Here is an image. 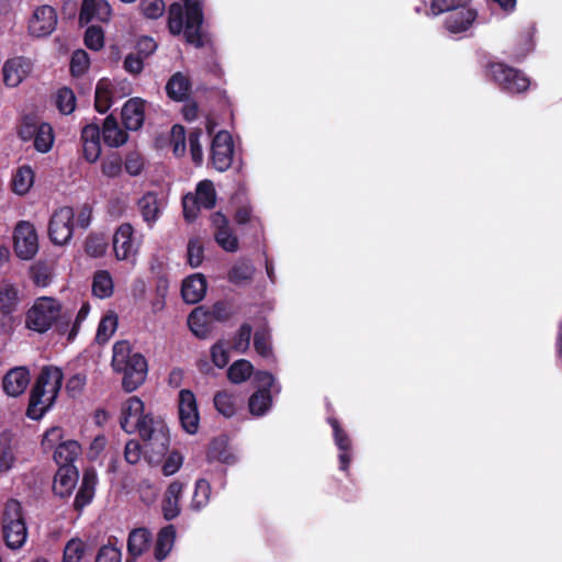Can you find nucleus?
Listing matches in <instances>:
<instances>
[{
  "label": "nucleus",
  "instance_id": "f257e3e1",
  "mask_svg": "<svg viewBox=\"0 0 562 562\" xmlns=\"http://www.w3.org/2000/svg\"><path fill=\"white\" fill-rule=\"evenodd\" d=\"M121 428L127 434L138 432L157 453H164L169 446V431L162 418L145 411L144 402L131 396L121 405Z\"/></svg>",
  "mask_w": 562,
  "mask_h": 562
},
{
  "label": "nucleus",
  "instance_id": "f03ea898",
  "mask_svg": "<svg viewBox=\"0 0 562 562\" xmlns=\"http://www.w3.org/2000/svg\"><path fill=\"white\" fill-rule=\"evenodd\" d=\"M186 12L179 3H173L169 8L168 27L171 34L179 35L184 33L189 44L201 47L204 44L201 33L203 22V12L201 0H182Z\"/></svg>",
  "mask_w": 562,
  "mask_h": 562
},
{
  "label": "nucleus",
  "instance_id": "7ed1b4c3",
  "mask_svg": "<svg viewBox=\"0 0 562 562\" xmlns=\"http://www.w3.org/2000/svg\"><path fill=\"white\" fill-rule=\"evenodd\" d=\"M63 372L58 367L46 366L37 376L32 389L27 416L40 419L53 406L63 383Z\"/></svg>",
  "mask_w": 562,
  "mask_h": 562
},
{
  "label": "nucleus",
  "instance_id": "20e7f679",
  "mask_svg": "<svg viewBox=\"0 0 562 562\" xmlns=\"http://www.w3.org/2000/svg\"><path fill=\"white\" fill-rule=\"evenodd\" d=\"M112 367L123 374L122 386L128 393L145 382L148 372L145 357L134 352L127 341H117L113 346Z\"/></svg>",
  "mask_w": 562,
  "mask_h": 562
},
{
  "label": "nucleus",
  "instance_id": "39448f33",
  "mask_svg": "<svg viewBox=\"0 0 562 562\" xmlns=\"http://www.w3.org/2000/svg\"><path fill=\"white\" fill-rule=\"evenodd\" d=\"M446 13L445 27L450 34L467 32L476 19V12L470 7V0H432L427 14Z\"/></svg>",
  "mask_w": 562,
  "mask_h": 562
},
{
  "label": "nucleus",
  "instance_id": "423d86ee",
  "mask_svg": "<svg viewBox=\"0 0 562 562\" xmlns=\"http://www.w3.org/2000/svg\"><path fill=\"white\" fill-rule=\"evenodd\" d=\"M1 537L12 551L20 550L26 542L29 531L21 504L15 499H9L3 508L1 518Z\"/></svg>",
  "mask_w": 562,
  "mask_h": 562
},
{
  "label": "nucleus",
  "instance_id": "0eeeda50",
  "mask_svg": "<svg viewBox=\"0 0 562 562\" xmlns=\"http://www.w3.org/2000/svg\"><path fill=\"white\" fill-rule=\"evenodd\" d=\"M60 313L61 305L55 297H37L26 313L25 325L31 330L45 333L56 323Z\"/></svg>",
  "mask_w": 562,
  "mask_h": 562
},
{
  "label": "nucleus",
  "instance_id": "6e6552de",
  "mask_svg": "<svg viewBox=\"0 0 562 562\" xmlns=\"http://www.w3.org/2000/svg\"><path fill=\"white\" fill-rule=\"evenodd\" d=\"M258 390L249 397V412L255 417L266 415L272 406L271 393H279L281 387L276 383L274 376L266 371L255 373Z\"/></svg>",
  "mask_w": 562,
  "mask_h": 562
},
{
  "label": "nucleus",
  "instance_id": "1a4fd4ad",
  "mask_svg": "<svg viewBox=\"0 0 562 562\" xmlns=\"http://www.w3.org/2000/svg\"><path fill=\"white\" fill-rule=\"evenodd\" d=\"M216 190L211 180H202L196 184L195 191L186 194L182 199L183 215L187 221H194L201 210L215 206Z\"/></svg>",
  "mask_w": 562,
  "mask_h": 562
},
{
  "label": "nucleus",
  "instance_id": "9d476101",
  "mask_svg": "<svg viewBox=\"0 0 562 562\" xmlns=\"http://www.w3.org/2000/svg\"><path fill=\"white\" fill-rule=\"evenodd\" d=\"M488 76L507 93H520L528 89L529 78L520 70L502 63H492L487 68Z\"/></svg>",
  "mask_w": 562,
  "mask_h": 562
},
{
  "label": "nucleus",
  "instance_id": "9b49d317",
  "mask_svg": "<svg viewBox=\"0 0 562 562\" xmlns=\"http://www.w3.org/2000/svg\"><path fill=\"white\" fill-rule=\"evenodd\" d=\"M74 210L69 206H63L56 210L49 220L48 235L50 240L58 246L70 241L74 234Z\"/></svg>",
  "mask_w": 562,
  "mask_h": 562
},
{
  "label": "nucleus",
  "instance_id": "f8f14e48",
  "mask_svg": "<svg viewBox=\"0 0 562 562\" xmlns=\"http://www.w3.org/2000/svg\"><path fill=\"white\" fill-rule=\"evenodd\" d=\"M112 244L117 260L135 262L140 241L135 236L131 224L125 223L117 227L113 235Z\"/></svg>",
  "mask_w": 562,
  "mask_h": 562
},
{
  "label": "nucleus",
  "instance_id": "ddd939ff",
  "mask_svg": "<svg viewBox=\"0 0 562 562\" xmlns=\"http://www.w3.org/2000/svg\"><path fill=\"white\" fill-rule=\"evenodd\" d=\"M178 414L182 429L195 435L200 425V413L195 395L190 390H181L178 395Z\"/></svg>",
  "mask_w": 562,
  "mask_h": 562
},
{
  "label": "nucleus",
  "instance_id": "4468645a",
  "mask_svg": "<svg viewBox=\"0 0 562 562\" xmlns=\"http://www.w3.org/2000/svg\"><path fill=\"white\" fill-rule=\"evenodd\" d=\"M14 250L23 260L32 259L38 250V238L34 225L22 221L14 231Z\"/></svg>",
  "mask_w": 562,
  "mask_h": 562
},
{
  "label": "nucleus",
  "instance_id": "2eb2a0df",
  "mask_svg": "<svg viewBox=\"0 0 562 562\" xmlns=\"http://www.w3.org/2000/svg\"><path fill=\"white\" fill-rule=\"evenodd\" d=\"M233 157V137L227 131H220L211 145V159L214 168L218 171L227 170L232 166Z\"/></svg>",
  "mask_w": 562,
  "mask_h": 562
},
{
  "label": "nucleus",
  "instance_id": "dca6fc26",
  "mask_svg": "<svg viewBox=\"0 0 562 562\" xmlns=\"http://www.w3.org/2000/svg\"><path fill=\"white\" fill-rule=\"evenodd\" d=\"M20 136L26 140L34 138V147L40 153H48L55 142L54 130L48 123L23 124L20 128Z\"/></svg>",
  "mask_w": 562,
  "mask_h": 562
},
{
  "label": "nucleus",
  "instance_id": "f3484780",
  "mask_svg": "<svg viewBox=\"0 0 562 562\" xmlns=\"http://www.w3.org/2000/svg\"><path fill=\"white\" fill-rule=\"evenodd\" d=\"M57 25V13L50 5L44 4L36 8L29 22V31L33 36L43 37L49 35Z\"/></svg>",
  "mask_w": 562,
  "mask_h": 562
},
{
  "label": "nucleus",
  "instance_id": "a211bd4d",
  "mask_svg": "<svg viewBox=\"0 0 562 562\" xmlns=\"http://www.w3.org/2000/svg\"><path fill=\"white\" fill-rule=\"evenodd\" d=\"M223 310L224 305L222 303L215 304L211 312H206L202 307L194 308L188 317V325L191 331L196 337H206L210 330L211 321L221 319V313Z\"/></svg>",
  "mask_w": 562,
  "mask_h": 562
},
{
  "label": "nucleus",
  "instance_id": "6ab92c4d",
  "mask_svg": "<svg viewBox=\"0 0 562 562\" xmlns=\"http://www.w3.org/2000/svg\"><path fill=\"white\" fill-rule=\"evenodd\" d=\"M112 8L106 0H83L79 12V22L88 24L92 21L106 23L111 20Z\"/></svg>",
  "mask_w": 562,
  "mask_h": 562
},
{
  "label": "nucleus",
  "instance_id": "aec40b11",
  "mask_svg": "<svg viewBox=\"0 0 562 562\" xmlns=\"http://www.w3.org/2000/svg\"><path fill=\"white\" fill-rule=\"evenodd\" d=\"M31 381L26 367L10 369L3 376L2 389L8 396L18 397L25 392Z\"/></svg>",
  "mask_w": 562,
  "mask_h": 562
},
{
  "label": "nucleus",
  "instance_id": "412c9836",
  "mask_svg": "<svg viewBox=\"0 0 562 562\" xmlns=\"http://www.w3.org/2000/svg\"><path fill=\"white\" fill-rule=\"evenodd\" d=\"M214 226V237L216 243L228 252H235L238 250L239 241L237 236L233 233L228 226L227 218L222 213H214L211 217Z\"/></svg>",
  "mask_w": 562,
  "mask_h": 562
},
{
  "label": "nucleus",
  "instance_id": "4be33fe9",
  "mask_svg": "<svg viewBox=\"0 0 562 562\" xmlns=\"http://www.w3.org/2000/svg\"><path fill=\"white\" fill-rule=\"evenodd\" d=\"M32 63L24 57H14L3 65V80L8 87L19 86L31 72Z\"/></svg>",
  "mask_w": 562,
  "mask_h": 562
},
{
  "label": "nucleus",
  "instance_id": "5701e85b",
  "mask_svg": "<svg viewBox=\"0 0 562 562\" xmlns=\"http://www.w3.org/2000/svg\"><path fill=\"white\" fill-rule=\"evenodd\" d=\"M79 479V473L74 465H61L57 470L54 482L53 491L59 497L70 496L76 487Z\"/></svg>",
  "mask_w": 562,
  "mask_h": 562
},
{
  "label": "nucleus",
  "instance_id": "b1692460",
  "mask_svg": "<svg viewBox=\"0 0 562 562\" xmlns=\"http://www.w3.org/2000/svg\"><path fill=\"white\" fill-rule=\"evenodd\" d=\"M146 102L140 98H132L127 100L122 109V121L126 130H139L145 120Z\"/></svg>",
  "mask_w": 562,
  "mask_h": 562
},
{
  "label": "nucleus",
  "instance_id": "393cba45",
  "mask_svg": "<svg viewBox=\"0 0 562 562\" xmlns=\"http://www.w3.org/2000/svg\"><path fill=\"white\" fill-rule=\"evenodd\" d=\"M184 490V484L180 481H172L164 495L161 510L164 518L172 520L180 514V499Z\"/></svg>",
  "mask_w": 562,
  "mask_h": 562
},
{
  "label": "nucleus",
  "instance_id": "a878e982",
  "mask_svg": "<svg viewBox=\"0 0 562 562\" xmlns=\"http://www.w3.org/2000/svg\"><path fill=\"white\" fill-rule=\"evenodd\" d=\"M83 157L89 162H95L101 154L100 128L95 124H88L81 131Z\"/></svg>",
  "mask_w": 562,
  "mask_h": 562
},
{
  "label": "nucleus",
  "instance_id": "bb28decb",
  "mask_svg": "<svg viewBox=\"0 0 562 562\" xmlns=\"http://www.w3.org/2000/svg\"><path fill=\"white\" fill-rule=\"evenodd\" d=\"M328 422L333 428L335 443L339 449V469L341 471H347L351 460V440L336 419L329 418Z\"/></svg>",
  "mask_w": 562,
  "mask_h": 562
},
{
  "label": "nucleus",
  "instance_id": "cd10ccee",
  "mask_svg": "<svg viewBox=\"0 0 562 562\" xmlns=\"http://www.w3.org/2000/svg\"><path fill=\"white\" fill-rule=\"evenodd\" d=\"M205 292L206 280L202 274L195 273L183 280L181 293L187 303H198L204 297Z\"/></svg>",
  "mask_w": 562,
  "mask_h": 562
},
{
  "label": "nucleus",
  "instance_id": "c85d7f7f",
  "mask_svg": "<svg viewBox=\"0 0 562 562\" xmlns=\"http://www.w3.org/2000/svg\"><path fill=\"white\" fill-rule=\"evenodd\" d=\"M21 302L20 291L18 286L10 282L3 281L0 284V312L4 315L12 314L18 310Z\"/></svg>",
  "mask_w": 562,
  "mask_h": 562
},
{
  "label": "nucleus",
  "instance_id": "c756f323",
  "mask_svg": "<svg viewBox=\"0 0 562 562\" xmlns=\"http://www.w3.org/2000/svg\"><path fill=\"white\" fill-rule=\"evenodd\" d=\"M151 533L146 528L133 529L127 539V551L133 558H138L144 554L150 546Z\"/></svg>",
  "mask_w": 562,
  "mask_h": 562
},
{
  "label": "nucleus",
  "instance_id": "7c9ffc66",
  "mask_svg": "<svg viewBox=\"0 0 562 562\" xmlns=\"http://www.w3.org/2000/svg\"><path fill=\"white\" fill-rule=\"evenodd\" d=\"M115 87L108 78H102L95 87L94 105L98 112L105 113L113 104Z\"/></svg>",
  "mask_w": 562,
  "mask_h": 562
},
{
  "label": "nucleus",
  "instance_id": "2f4dec72",
  "mask_svg": "<svg viewBox=\"0 0 562 562\" xmlns=\"http://www.w3.org/2000/svg\"><path fill=\"white\" fill-rule=\"evenodd\" d=\"M138 207L143 220L151 227L161 213V203L157 194L153 192L144 194L138 201Z\"/></svg>",
  "mask_w": 562,
  "mask_h": 562
},
{
  "label": "nucleus",
  "instance_id": "473e14b6",
  "mask_svg": "<svg viewBox=\"0 0 562 562\" xmlns=\"http://www.w3.org/2000/svg\"><path fill=\"white\" fill-rule=\"evenodd\" d=\"M102 137L110 147H120L127 140L126 132L120 127L117 121L111 115L104 120Z\"/></svg>",
  "mask_w": 562,
  "mask_h": 562
},
{
  "label": "nucleus",
  "instance_id": "72a5a7b5",
  "mask_svg": "<svg viewBox=\"0 0 562 562\" xmlns=\"http://www.w3.org/2000/svg\"><path fill=\"white\" fill-rule=\"evenodd\" d=\"M80 452V445L76 440L67 439L56 446L53 457L59 467L66 464L72 465V462L78 458Z\"/></svg>",
  "mask_w": 562,
  "mask_h": 562
},
{
  "label": "nucleus",
  "instance_id": "f704fd0d",
  "mask_svg": "<svg viewBox=\"0 0 562 562\" xmlns=\"http://www.w3.org/2000/svg\"><path fill=\"white\" fill-rule=\"evenodd\" d=\"M34 171L27 166L19 167L12 176V190L18 195L26 194L34 184Z\"/></svg>",
  "mask_w": 562,
  "mask_h": 562
},
{
  "label": "nucleus",
  "instance_id": "c9c22d12",
  "mask_svg": "<svg viewBox=\"0 0 562 562\" xmlns=\"http://www.w3.org/2000/svg\"><path fill=\"white\" fill-rule=\"evenodd\" d=\"M175 539L176 529L172 525L166 526L159 531L154 549L156 560L162 561L167 558L173 548Z\"/></svg>",
  "mask_w": 562,
  "mask_h": 562
},
{
  "label": "nucleus",
  "instance_id": "e433bc0d",
  "mask_svg": "<svg viewBox=\"0 0 562 562\" xmlns=\"http://www.w3.org/2000/svg\"><path fill=\"white\" fill-rule=\"evenodd\" d=\"M114 283L112 276L106 270H99L92 280V293L99 299H106L113 294Z\"/></svg>",
  "mask_w": 562,
  "mask_h": 562
},
{
  "label": "nucleus",
  "instance_id": "4c0bfd02",
  "mask_svg": "<svg viewBox=\"0 0 562 562\" xmlns=\"http://www.w3.org/2000/svg\"><path fill=\"white\" fill-rule=\"evenodd\" d=\"M211 484L205 479H199L195 482L194 492L190 502V509L200 512L205 508L210 502Z\"/></svg>",
  "mask_w": 562,
  "mask_h": 562
},
{
  "label": "nucleus",
  "instance_id": "58836bf2",
  "mask_svg": "<svg viewBox=\"0 0 562 562\" xmlns=\"http://www.w3.org/2000/svg\"><path fill=\"white\" fill-rule=\"evenodd\" d=\"M166 90L171 99L181 101L189 94V79L181 72H177L167 82Z\"/></svg>",
  "mask_w": 562,
  "mask_h": 562
},
{
  "label": "nucleus",
  "instance_id": "ea45409f",
  "mask_svg": "<svg viewBox=\"0 0 562 562\" xmlns=\"http://www.w3.org/2000/svg\"><path fill=\"white\" fill-rule=\"evenodd\" d=\"M216 411L224 417H232L237 409V398L234 394L227 391H220L213 398Z\"/></svg>",
  "mask_w": 562,
  "mask_h": 562
},
{
  "label": "nucleus",
  "instance_id": "a19ab883",
  "mask_svg": "<svg viewBox=\"0 0 562 562\" xmlns=\"http://www.w3.org/2000/svg\"><path fill=\"white\" fill-rule=\"evenodd\" d=\"M252 372V364L246 359H239L228 368L227 376L231 382L239 384L248 380Z\"/></svg>",
  "mask_w": 562,
  "mask_h": 562
},
{
  "label": "nucleus",
  "instance_id": "79ce46f5",
  "mask_svg": "<svg viewBox=\"0 0 562 562\" xmlns=\"http://www.w3.org/2000/svg\"><path fill=\"white\" fill-rule=\"evenodd\" d=\"M117 328V316L113 312L106 313L102 319L100 321V324L98 326L97 330V340L100 344L106 342L112 335L115 333Z\"/></svg>",
  "mask_w": 562,
  "mask_h": 562
},
{
  "label": "nucleus",
  "instance_id": "37998d69",
  "mask_svg": "<svg viewBox=\"0 0 562 562\" xmlns=\"http://www.w3.org/2000/svg\"><path fill=\"white\" fill-rule=\"evenodd\" d=\"M255 273V267L249 260H238L231 269L228 273V280L233 283H241L252 278Z\"/></svg>",
  "mask_w": 562,
  "mask_h": 562
},
{
  "label": "nucleus",
  "instance_id": "c03bdc74",
  "mask_svg": "<svg viewBox=\"0 0 562 562\" xmlns=\"http://www.w3.org/2000/svg\"><path fill=\"white\" fill-rule=\"evenodd\" d=\"M87 550L86 542L80 538H71L65 546L63 562H81Z\"/></svg>",
  "mask_w": 562,
  "mask_h": 562
},
{
  "label": "nucleus",
  "instance_id": "a18cd8bd",
  "mask_svg": "<svg viewBox=\"0 0 562 562\" xmlns=\"http://www.w3.org/2000/svg\"><path fill=\"white\" fill-rule=\"evenodd\" d=\"M86 252L93 258L102 257L108 249V240L103 235L91 234L86 239Z\"/></svg>",
  "mask_w": 562,
  "mask_h": 562
},
{
  "label": "nucleus",
  "instance_id": "49530a36",
  "mask_svg": "<svg viewBox=\"0 0 562 562\" xmlns=\"http://www.w3.org/2000/svg\"><path fill=\"white\" fill-rule=\"evenodd\" d=\"M254 347L258 355L263 358L272 356L270 333L267 328L257 329L254 337Z\"/></svg>",
  "mask_w": 562,
  "mask_h": 562
},
{
  "label": "nucleus",
  "instance_id": "de8ad7c7",
  "mask_svg": "<svg viewBox=\"0 0 562 562\" xmlns=\"http://www.w3.org/2000/svg\"><path fill=\"white\" fill-rule=\"evenodd\" d=\"M211 359L215 367L223 369L229 361V345L224 340H218L211 347Z\"/></svg>",
  "mask_w": 562,
  "mask_h": 562
},
{
  "label": "nucleus",
  "instance_id": "09e8293b",
  "mask_svg": "<svg viewBox=\"0 0 562 562\" xmlns=\"http://www.w3.org/2000/svg\"><path fill=\"white\" fill-rule=\"evenodd\" d=\"M56 105L60 113L70 114L76 108V97L72 90L61 88L56 94Z\"/></svg>",
  "mask_w": 562,
  "mask_h": 562
},
{
  "label": "nucleus",
  "instance_id": "8fccbe9b",
  "mask_svg": "<svg viewBox=\"0 0 562 562\" xmlns=\"http://www.w3.org/2000/svg\"><path fill=\"white\" fill-rule=\"evenodd\" d=\"M85 44L92 50H100L104 46V32L101 26L91 25L85 33Z\"/></svg>",
  "mask_w": 562,
  "mask_h": 562
},
{
  "label": "nucleus",
  "instance_id": "3c124183",
  "mask_svg": "<svg viewBox=\"0 0 562 562\" xmlns=\"http://www.w3.org/2000/svg\"><path fill=\"white\" fill-rule=\"evenodd\" d=\"M251 327L244 324L234 336L232 348L238 353H245L250 345Z\"/></svg>",
  "mask_w": 562,
  "mask_h": 562
},
{
  "label": "nucleus",
  "instance_id": "603ef678",
  "mask_svg": "<svg viewBox=\"0 0 562 562\" xmlns=\"http://www.w3.org/2000/svg\"><path fill=\"white\" fill-rule=\"evenodd\" d=\"M31 279L41 288L47 286L52 281V270L43 262H37L31 268Z\"/></svg>",
  "mask_w": 562,
  "mask_h": 562
},
{
  "label": "nucleus",
  "instance_id": "864d4df0",
  "mask_svg": "<svg viewBox=\"0 0 562 562\" xmlns=\"http://www.w3.org/2000/svg\"><path fill=\"white\" fill-rule=\"evenodd\" d=\"M90 66V58L87 52L78 49L72 53L70 60V71L74 76L83 75Z\"/></svg>",
  "mask_w": 562,
  "mask_h": 562
},
{
  "label": "nucleus",
  "instance_id": "5fc2aeb1",
  "mask_svg": "<svg viewBox=\"0 0 562 562\" xmlns=\"http://www.w3.org/2000/svg\"><path fill=\"white\" fill-rule=\"evenodd\" d=\"M204 258V247L200 238H191L188 243V262L192 268L199 267Z\"/></svg>",
  "mask_w": 562,
  "mask_h": 562
},
{
  "label": "nucleus",
  "instance_id": "6e6d98bb",
  "mask_svg": "<svg viewBox=\"0 0 562 562\" xmlns=\"http://www.w3.org/2000/svg\"><path fill=\"white\" fill-rule=\"evenodd\" d=\"M101 171L108 178H116L122 173V159L117 154L106 156L101 162Z\"/></svg>",
  "mask_w": 562,
  "mask_h": 562
},
{
  "label": "nucleus",
  "instance_id": "4d7b16f0",
  "mask_svg": "<svg viewBox=\"0 0 562 562\" xmlns=\"http://www.w3.org/2000/svg\"><path fill=\"white\" fill-rule=\"evenodd\" d=\"M170 144L176 156H182L186 153V132L183 126L173 125L170 133Z\"/></svg>",
  "mask_w": 562,
  "mask_h": 562
},
{
  "label": "nucleus",
  "instance_id": "13d9d810",
  "mask_svg": "<svg viewBox=\"0 0 562 562\" xmlns=\"http://www.w3.org/2000/svg\"><path fill=\"white\" fill-rule=\"evenodd\" d=\"M201 130H194L189 134V145L192 160L200 165L203 161V147L201 144Z\"/></svg>",
  "mask_w": 562,
  "mask_h": 562
},
{
  "label": "nucleus",
  "instance_id": "bf43d9fd",
  "mask_svg": "<svg viewBox=\"0 0 562 562\" xmlns=\"http://www.w3.org/2000/svg\"><path fill=\"white\" fill-rule=\"evenodd\" d=\"M65 441L64 430L60 427H52L43 437L42 446L45 450H55L59 442Z\"/></svg>",
  "mask_w": 562,
  "mask_h": 562
},
{
  "label": "nucleus",
  "instance_id": "052dcab7",
  "mask_svg": "<svg viewBox=\"0 0 562 562\" xmlns=\"http://www.w3.org/2000/svg\"><path fill=\"white\" fill-rule=\"evenodd\" d=\"M140 9L147 18L157 19L162 15L165 3L162 0H142Z\"/></svg>",
  "mask_w": 562,
  "mask_h": 562
},
{
  "label": "nucleus",
  "instance_id": "680f3d73",
  "mask_svg": "<svg viewBox=\"0 0 562 562\" xmlns=\"http://www.w3.org/2000/svg\"><path fill=\"white\" fill-rule=\"evenodd\" d=\"M125 170L130 176H138L144 168V159L140 154L132 151L126 156Z\"/></svg>",
  "mask_w": 562,
  "mask_h": 562
},
{
  "label": "nucleus",
  "instance_id": "e2e57ef3",
  "mask_svg": "<svg viewBox=\"0 0 562 562\" xmlns=\"http://www.w3.org/2000/svg\"><path fill=\"white\" fill-rule=\"evenodd\" d=\"M95 562H122L121 550L112 546H104L99 550Z\"/></svg>",
  "mask_w": 562,
  "mask_h": 562
},
{
  "label": "nucleus",
  "instance_id": "0e129e2a",
  "mask_svg": "<svg viewBox=\"0 0 562 562\" xmlns=\"http://www.w3.org/2000/svg\"><path fill=\"white\" fill-rule=\"evenodd\" d=\"M182 463L183 457L177 451L171 452L162 464L164 474L167 476L175 474Z\"/></svg>",
  "mask_w": 562,
  "mask_h": 562
},
{
  "label": "nucleus",
  "instance_id": "69168bd1",
  "mask_svg": "<svg viewBox=\"0 0 562 562\" xmlns=\"http://www.w3.org/2000/svg\"><path fill=\"white\" fill-rule=\"evenodd\" d=\"M124 456H125V460L128 463H131V464L137 463L142 457L140 443L137 440L127 441L125 445Z\"/></svg>",
  "mask_w": 562,
  "mask_h": 562
},
{
  "label": "nucleus",
  "instance_id": "338daca9",
  "mask_svg": "<svg viewBox=\"0 0 562 562\" xmlns=\"http://www.w3.org/2000/svg\"><path fill=\"white\" fill-rule=\"evenodd\" d=\"M144 68L143 57L138 54H128L124 59V69L132 75L139 74Z\"/></svg>",
  "mask_w": 562,
  "mask_h": 562
},
{
  "label": "nucleus",
  "instance_id": "774afa93",
  "mask_svg": "<svg viewBox=\"0 0 562 562\" xmlns=\"http://www.w3.org/2000/svg\"><path fill=\"white\" fill-rule=\"evenodd\" d=\"M94 496V490H91L90 487H85L80 485V488L75 497V507L76 509L80 510L85 506L91 503L92 498Z\"/></svg>",
  "mask_w": 562,
  "mask_h": 562
}]
</instances>
